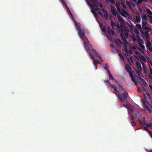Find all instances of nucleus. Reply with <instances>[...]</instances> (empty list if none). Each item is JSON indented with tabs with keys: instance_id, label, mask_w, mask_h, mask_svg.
<instances>
[{
	"instance_id": "obj_1",
	"label": "nucleus",
	"mask_w": 152,
	"mask_h": 152,
	"mask_svg": "<svg viewBox=\"0 0 152 152\" xmlns=\"http://www.w3.org/2000/svg\"><path fill=\"white\" fill-rule=\"evenodd\" d=\"M80 37L84 41V46L87 52H90V46L91 45L89 41L87 38V37H86L85 34Z\"/></svg>"
},
{
	"instance_id": "obj_2",
	"label": "nucleus",
	"mask_w": 152,
	"mask_h": 152,
	"mask_svg": "<svg viewBox=\"0 0 152 152\" xmlns=\"http://www.w3.org/2000/svg\"><path fill=\"white\" fill-rule=\"evenodd\" d=\"M142 32L141 33L142 34L148 39H150L148 33L151 31V28L148 26H145L142 27Z\"/></svg>"
},
{
	"instance_id": "obj_3",
	"label": "nucleus",
	"mask_w": 152,
	"mask_h": 152,
	"mask_svg": "<svg viewBox=\"0 0 152 152\" xmlns=\"http://www.w3.org/2000/svg\"><path fill=\"white\" fill-rule=\"evenodd\" d=\"M74 23L75 27L78 32V34L79 37L85 34V31L84 30H82L80 28V24L75 21H74Z\"/></svg>"
},
{
	"instance_id": "obj_4",
	"label": "nucleus",
	"mask_w": 152,
	"mask_h": 152,
	"mask_svg": "<svg viewBox=\"0 0 152 152\" xmlns=\"http://www.w3.org/2000/svg\"><path fill=\"white\" fill-rule=\"evenodd\" d=\"M118 96L120 101L122 102H125L126 99L128 98V95L125 93H123L122 94H118Z\"/></svg>"
},
{
	"instance_id": "obj_5",
	"label": "nucleus",
	"mask_w": 152,
	"mask_h": 152,
	"mask_svg": "<svg viewBox=\"0 0 152 152\" xmlns=\"http://www.w3.org/2000/svg\"><path fill=\"white\" fill-rule=\"evenodd\" d=\"M121 5L122 6V7H121V13L122 16H124V14H127V12L126 10V7L124 4L123 3L121 4Z\"/></svg>"
},
{
	"instance_id": "obj_6",
	"label": "nucleus",
	"mask_w": 152,
	"mask_h": 152,
	"mask_svg": "<svg viewBox=\"0 0 152 152\" xmlns=\"http://www.w3.org/2000/svg\"><path fill=\"white\" fill-rule=\"evenodd\" d=\"M91 3L92 8H94L95 6L99 5V3L98 0H91Z\"/></svg>"
},
{
	"instance_id": "obj_7",
	"label": "nucleus",
	"mask_w": 152,
	"mask_h": 152,
	"mask_svg": "<svg viewBox=\"0 0 152 152\" xmlns=\"http://www.w3.org/2000/svg\"><path fill=\"white\" fill-rule=\"evenodd\" d=\"M110 8L113 14L114 15H116L118 13L116 12V9L115 7L112 5H111Z\"/></svg>"
},
{
	"instance_id": "obj_8",
	"label": "nucleus",
	"mask_w": 152,
	"mask_h": 152,
	"mask_svg": "<svg viewBox=\"0 0 152 152\" xmlns=\"http://www.w3.org/2000/svg\"><path fill=\"white\" fill-rule=\"evenodd\" d=\"M105 82H106L111 87L113 88L115 91H117V88L115 85L114 84H111L110 83L108 80H105Z\"/></svg>"
},
{
	"instance_id": "obj_9",
	"label": "nucleus",
	"mask_w": 152,
	"mask_h": 152,
	"mask_svg": "<svg viewBox=\"0 0 152 152\" xmlns=\"http://www.w3.org/2000/svg\"><path fill=\"white\" fill-rule=\"evenodd\" d=\"M92 52L94 55L95 56L98 57L100 58H101V57L99 55V53L95 50L94 49H92L91 50Z\"/></svg>"
},
{
	"instance_id": "obj_10",
	"label": "nucleus",
	"mask_w": 152,
	"mask_h": 152,
	"mask_svg": "<svg viewBox=\"0 0 152 152\" xmlns=\"http://www.w3.org/2000/svg\"><path fill=\"white\" fill-rule=\"evenodd\" d=\"M102 11L104 14L103 15V16H104L105 19H107L108 18V15H107V11L105 10L104 9H102Z\"/></svg>"
},
{
	"instance_id": "obj_11",
	"label": "nucleus",
	"mask_w": 152,
	"mask_h": 152,
	"mask_svg": "<svg viewBox=\"0 0 152 152\" xmlns=\"http://www.w3.org/2000/svg\"><path fill=\"white\" fill-rule=\"evenodd\" d=\"M107 30L108 33L109 34H112L113 35H114L115 32L113 30L111 29L110 27L108 26L107 27Z\"/></svg>"
},
{
	"instance_id": "obj_12",
	"label": "nucleus",
	"mask_w": 152,
	"mask_h": 152,
	"mask_svg": "<svg viewBox=\"0 0 152 152\" xmlns=\"http://www.w3.org/2000/svg\"><path fill=\"white\" fill-rule=\"evenodd\" d=\"M120 33H124L126 31V29L124 26H121L118 29Z\"/></svg>"
},
{
	"instance_id": "obj_13",
	"label": "nucleus",
	"mask_w": 152,
	"mask_h": 152,
	"mask_svg": "<svg viewBox=\"0 0 152 152\" xmlns=\"http://www.w3.org/2000/svg\"><path fill=\"white\" fill-rule=\"evenodd\" d=\"M116 15L119 21L121 22V23H124V21L122 17L118 14H117Z\"/></svg>"
},
{
	"instance_id": "obj_14",
	"label": "nucleus",
	"mask_w": 152,
	"mask_h": 152,
	"mask_svg": "<svg viewBox=\"0 0 152 152\" xmlns=\"http://www.w3.org/2000/svg\"><path fill=\"white\" fill-rule=\"evenodd\" d=\"M146 39V46L147 49L150 48L151 45V44L150 42L149 41L150 39H148L146 38H145Z\"/></svg>"
},
{
	"instance_id": "obj_15",
	"label": "nucleus",
	"mask_w": 152,
	"mask_h": 152,
	"mask_svg": "<svg viewBox=\"0 0 152 152\" xmlns=\"http://www.w3.org/2000/svg\"><path fill=\"white\" fill-rule=\"evenodd\" d=\"M136 26L137 28H138V29L140 31L141 33H142L143 30L142 29V28L141 25L139 24H137L136 25Z\"/></svg>"
},
{
	"instance_id": "obj_16",
	"label": "nucleus",
	"mask_w": 152,
	"mask_h": 152,
	"mask_svg": "<svg viewBox=\"0 0 152 152\" xmlns=\"http://www.w3.org/2000/svg\"><path fill=\"white\" fill-rule=\"evenodd\" d=\"M136 64L138 69H142L141 64L139 62L137 61Z\"/></svg>"
},
{
	"instance_id": "obj_17",
	"label": "nucleus",
	"mask_w": 152,
	"mask_h": 152,
	"mask_svg": "<svg viewBox=\"0 0 152 152\" xmlns=\"http://www.w3.org/2000/svg\"><path fill=\"white\" fill-rule=\"evenodd\" d=\"M137 40L138 41L139 45L141 44H143V41L139 37L137 38Z\"/></svg>"
},
{
	"instance_id": "obj_18",
	"label": "nucleus",
	"mask_w": 152,
	"mask_h": 152,
	"mask_svg": "<svg viewBox=\"0 0 152 152\" xmlns=\"http://www.w3.org/2000/svg\"><path fill=\"white\" fill-rule=\"evenodd\" d=\"M142 17V19L145 21H147L148 20V17L145 14L143 13Z\"/></svg>"
},
{
	"instance_id": "obj_19",
	"label": "nucleus",
	"mask_w": 152,
	"mask_h": 152,
	"mask_svg": "<svg viewBox=\"0 0 152 152\" xmlns=\"http://www.w3.org/2000/svg\"><path fill=\"white\" fill-rule=\"evenodd\" d=\"M149 70L151 74H148V77L152 80V68L150 66L149 67Z\"/></svg>"
},
{
	"instance_id": "obj_20",
	"label": "nucleus",
	"mask_w": 152,
	"mask_h": 152,
	"mask_svg": "<svg viewBox=\"0 0 152 152\" xmlns=\"http://www.w3.org/2000/svg\"><path fill=\"white\" fill-rule=\"evenodd\" d=\"M125 69L127 72L129 73V75L131 78H132V77H134L133 74L132 73L130 72L129 71V69L126 67H125Z\"/></svg>"
},
{
	"instance_id": "obj_21",
	"label": "nucleus",
	"mask_w": 152,
	"mask_h": 152,
	"mask_svg": "<svg viewBox=\"0 0 152 152\" xmlns=\"http://www.w3.org/2000/svg\"><path fill=\"white\" fill-rule=\"evenodd\" d=\"M132 80L133 81L136 85H137V80L136 78L134 76L131 78Z\"/></svg>"
},
{
	"instance_id": "obj_22",
	"label": "nucleus",
	"mask_w": 152,
	"mask_h": 152,
	"mask_svg": "<svg viewBox=\"0 0 152 152\" xmlns=\"http://www.w3.org/2000/svg\"><path fill=\"white\" fill-rule=\"evenodd\" d=\"M139 58L141 60L143 61H144L146 62V59L145 58V57L143 56L142 55H141L139 56Z\"/></svg>"
},
{
	"instance_id": "obj_23",
	"label": "nucleus",
	"mask_w": 152,
	"mask_h": 152,
	"mask_svg": "<svg viewBox=\"0 0 152 152\" xmlns=\"http://www.w3.org/2000/svg\"><path fill=\"white\" fill-rule=\"evenodd\" d=\"M107 3H110V4H114L115 3V0H105Z\"/></svg>"
},
{
	"instance_id": "obj_24",
	"label": "nucleus",
	"mask_w": 152,
	"mask_h": 152,
	"mask_svg": "<svg viewBox=\"0 0 152 152\" xmlns=\"http://www.w3.org/2000/svg\"><path fill=\"white\" fill-rule=\"evenodd\" d=\"M120 36L121 37L122 39L123 40H126V38L124 35V33H120Z\"/></svg>"
},
{
	"instance_id": "obj_25",
	"label": "nucleus",
	"mask_w": 152,
	"mask_h": 152,
	"mask_svg": "<svg viewBox=\"0 0 152 152\" xmlns=\"http://www.w3.org/2000/svg\"><path fill=\"white\" fill-rule=\"evenodd\" d=\"M142 69H138L136 70V72L139 75H140V74L141 73V70Z\"/></svg>"
},
{
	"instance_id": "obj_26",
	"label": "nucleus",
	"mask_w": 152,
	"mask_h": 152,
	"mask_svg": "<svg viewBox=\"0 0 152 152\" xmlns=\"http://www.w3.org/2000/svg\"><path fill=\"white\" fill-rule=\"evenodd\" d=\"M146 11L148 14L152 16V12L149 9H147Z\"/></svg>"
},
{
	"instance_id": "obj_27",
	"label": "nucleus",
	"mask_w": 152,
	"mask_h": 152,
	"mask_svg": "<svg viewBox=\"0 0 152 152\" xmlns=\"http://www.w3.org/2000/svg\"><path fill=\"white\" fill-rule=\"evenodd\" d=\"M110 22L111 26L113 28L114 26H115L116 23H114L112 20H111Z\"/></svg>"
},
{
	"instance_id": "obj_28",
	"label": "nucleus",
	"mask_w": 152,
	"mask_h": 152,
	"mask_svg": "<svg viewBox=\"0 0 152 152\" xmlns=\"http://www.w3.org/2000/svg\"><path fill=\"white\" fill-rule=\"evenodd\" d=\"M141 81L142 82V83L143 85L145 86L146 85V83L145 81L143 79H141Z\"/></svg>"
},
{
	"instance_id": "obj_29",
	"label": "nucleus",
	"mask_w": 152,
	"mask_h": 152,
	"mask_svg": "<svg viewBox=\"0 0 152 152\" xmlns=\"http://www.w3.org/2000/svg\"><path fill=\"white\" fill-rule=\"evenodd\" d=\"M93 62L94 65L96 64H101V63H100L99 61L97 60H93Z\"/></svg>"
},
{
	"instance_id": "obj_30",
	"label": "nucleus",
	"mask_w": 152,
	"mask_h": 152,
	"mask_svg": "<svg viewBox=\"0 0 152 152\" xmlns=\"http://www.w3.org/2000/svg\"><path fill=\"white\" fill-rule=\"evenodd\" d=\"M147 24V22L145 21H143L142 23V27H144L147 26L146 25Z\"/></svg>"
},
{
	"instance_id": "obj_31",
	"label": "nucleus",
	"mask_w": 152,
	"mask_h": 152,
	"mask_svg": "<svg viewBox=\"0 0 152 152\" xmlns=\"http://www.w3.org/2000/svg\"><path fill=\"white\" fill-rule=\"evenodd\" d=\"M116 8H117V9L118 11V12H120L121 10L120 9V7L119 4L117 5Z\"/></svg>"
},
{
	"instance_id": "obj_32",
	"label": "nucleus",
	"mask_w": 152,
	"mask_h": 152,
	"mask_svg": "<svg viewBox=\"0 0 152 152\" xmlns=\"http://www.w3.org/2000/svg\"><path fill=\"white\" fill-rule=\"evenodd\" d=\"M105 67L104 68V69L106 70L109 69H108L109 68V66L108 65V64L107 63L105 64Z\"/></svg>"
},
{
	"instance_id": "obj_33",
	"label": "nucleus",
	"mask_w": 152,
	"mask_h": 152,
	"mask_svg": "<svg viewBox=\"0 0 152 152\" xmlns=\"http://www.w3.org/2000/svg\"><path fill=\"white\" fill-rule=\"evenodd\" d=\"M136 21L137 23H139L140 22V18L136 16Z\"/></svg>"
},
{
	"instance_id": "obj_34",
	"label": "nucleus",
	"mask_w": 152,
	"mask_h": 152,
	"mask_svg": "<svg viewBox=\"0 0 152 152\" xmlns=\"http://www.w3.org/2000/svg\"><path fill=\"white\" fill-rule=\"evenodd\" d=\"M148 64L149 66V67L150 66H152V61L149 60H148Z\"/></svg>"
},
{
	"instance_id": "obj_35",
	"label": "nucleus",
	"mask_w": 152,
	"mask_h": 152,
	"mask_svg": "<svg viewBox=\"0 0 152 152\" xmlns=\"http://www.w3.org/2000/svg\"><path fill=\"white\" fill-rule=\"evenodd\" d=\"M61 1V2L63 4H64V5L65 6V7L68 8V6L66 4V3L64 2V0H60Z\"/></svg>"
},
{
	"instance_id": "obj_36",
	"label": "nucleus",
	"mask_w": 152,
	"mask_h": 152,
	"mask_svg": "<svg viewBox=\"0 0 152 152\" xmlns=\"http://www.w3.org/2000/svg\"><path fill=\"white\" fill-rule=\"evenodd\" d=\"M143 44H139L140 47L142 49H144L145 48L144 46L143 45Z\"/></svg>"
},
{
	"instance_id": "obj_37",
	"label": "nucleus",
	"mask_w": 152,
	"mask_h": 152,
	"mask_svg": "<svg viewBox=\"0 0 152 152\" xmlns=\"http://www.w3.org/2000/svg\"><path fill=\"white\" fill-rule=\"evenodd\" d=\"M109 75V79L112 80H113L114 79V78L113 77L112 75L111 74H109V75Z\"/></svg>"
},
{
	"instance_id": "obj_38",
	"label": "nucleus",
	"mask_w": 152,
	"mask_h": 152,
	"mask_svg": "<svg viewBox=\"0 0 152 152\" xmlns=\"http://www.w3.org/2000/svg\"><path fill=\"white\" fill-rule=\"evenodd\" d=\"M99 5L96 6H95V7H94V8H93L96 11L99 10L100 9L99 8Z\"/></svg>"
},
{
	"instance_id": "obj_39",
	"label": "nucleus",
	"mask_w": 152,
	"mask_h": 152,
	"mask_svg": "<svg viewBox=\"0 0 152 152\" xmlns=\"http://www.w3.org/2000/svg\"><path fill=\"white\" fill-rule=\"evenodd\" d=\"M148 17L150 19V21H149L150 23H152V17L149 15H148Z\"/></svg>"
},
{
	"instance_id": "obj_40",
	"label": "nucleus",
	"mask_w": 152,
	"mask_h": 152,
	"mask_svg": "<svg viewBox=\"0 0 152 152\" xmlns=\"http://www.w3.org/2000/svg\"><path fill=\"white\" fill-rule=\"evenodd\" d=\"M131 124L132 126H135L136 124L135 122L134 121H132L131 122Z\"/></svg>"
},
{
	"instance_id": "obj_41",
	"label": "nucleus",
	"mask_w": 152,
	"mask_h": 152,
	"mask_svg": "<svg viewBox=\"0 0 152 152\" xmlns=\"http://www.w3.org/2000/svg\"><path fill=\"white\" fill-rule=\"evenodd\" d=\"M138 122L139 124L141 126H143V125H144L143 122L140 120L138 121Z\"/></svg>"
},
{
	"instance_id": "obj_42",
	"label": "nucleus",
	"mask_w": 152,
	"mask_h": 152,
	"mask_svg": "<svg viewBox=\"0 0 152 152\" xmlns=\"http://www.w3.org/2000/svg\"><path fill=\"white\" fill-rule=\"evenodd\" d=\"M138 122L139 124L141 126H143V125H144L143 122L140 120L138 121Z\"/></svg>"
},
{
	"instance_id": "obj_43",
	"label": "nucleus",
	"mask_w": 152,
	"mask_h": 152,
	"mask_svg": "<svg viewBox=\"0 0 152 152\" xmlns=\"http://www.w3.org/2000/svg\"><path fill=\"white\" fill-rule=\"evenodd\" d=\"M115 26L117 27L118 29L120 27V25L118 23L116 24V25Z\"/></svg>"
},
{
	"instance_id": "obj_44",
	"label": "nucleus",
	"mask_w": 152,
	"mask_h": 152,
	"mask_svg": "<svg viewBox=\"0 0 152 152\" xmlns=\"http://www.w3.org/2000/svg\"><path fill=\"white\" fill-rule=\"evenodd\" d=\"M119 57L121 58L122 59L124 58L123 56L121 54L119 53Z\"/></svg>"
},
{
	"instance_id": "obj_45",
	"label": "nucleus",
	"mask_w": 152,
	"mask_h": 152,
	"mask_svg": "<svg viewBox=\"0 0 152 152\" xmlns=\"http://www.w3.org/2000/svg\"><path fill=\"white\" fill-rule=\"evenodd\" d=\"M142 122L144 123V124H145V118L144 117H142Z\"/></svg>"
},
{
	"instance_id": "obj_46",
	"label": "nucleus",
	"mask_w": 152,
	"mask_h": 152,
	"mask_svg": "<svg viewBox=\"0 0 152 152\" xmlns=\"http://www.w3.org/2000/svg\"><path fill=\"white\" fill-rule=\"evenodd\" d=\"M142 0H138L137 1V3L139 4H141L142 2Z\"/></svg>"
},
{
	"instance_id": "obj_47",
	"label": "nucleus",
	"mask_w": 152,
	"mask_h": 152,
	"mask_svg": "<svg viewBox=\"0 0 152 152\" xmlns=\"http://www.w3.org/2000/svg\"><path fill=\"white\" fill-rule=\"evenodd\" d=\"M144 125H146L147 127H150L151 126V125L150 124H148V123H145V124H144Z\"/></svg>"
},
{
	"instance_id": "obj_48",
	"label": "nucleus",
	"mask_w": 152,
	"mask_h": 152,
	"mask_svg": "<svg viewBox=\"0 0 152 152\" xmlns=\"http://www.w3.org/2000/svg\"><path fill=\"white\" fill-rule=\"evenodd\" d=\"M89 56H90L91 58L92 59H93L94 57L93 56L91 53L89 54Z\"/></svg>"
},
{
	"instance_id": "obj_49",
	"label": "nucleus",
	"mask_w": 152,
	"mask_h": 152,
	"mask_svg": "<svg viewBox=\"0 0 152 152\" xmlns=\"http://www.w3.org/2000/svg\"><path fill=\"white\" fill-rule=\"evenodd\" d=\"M144 130H145V131H147L148 132V131H149L148 130V129L147 127H144Z\"/></svg>"
},
{
	"instance_id": "obj_50",
	"label": "nucleus",
	"mask_w": 152,
	"mask_h": 152,
	"mask_svg": "<svg viewBox=\"0 0 152 152\" xmlns=\"http://www.w3.org/2000/svg\"><path fill=\"white\" fill-rule=\"evenodd\" d=\"M130 118H131V119L132 121L134 120V117L133 116H131Z\"/></svg>"
},
{
	"instance_id": "obj_51",
	"label": "nucleus",
	"mask_w": 152,
	"mask_h": 152,
	"mask_svg": "<svg viewBox=\"0 0 152 152\" xmlns=\"http://www.w3.org/2000/svg\"><path fill=\"white\" fill-rule=\"evenodd\" d=\"M124 35L125 34V35L126 36H128V33H127L126 31L124 32Z\"/></svg>"
},
{
	"instance_id": "obj_52",
	"label": "nucleus",
	"mask_w": 152,
	"mask_h": 152,
	"mask_svg": "<svg viewBox=\"0 0 152 152\" xmlns=\"http://www.w3.org/2000/svg\"><path fill=\"white\" fill-rule=\"evenodd\" d=\"M98 14L99 15H101L102 16H103V14L101 12H98Z\"/></svg>"
},
{
	"instance_id": "obj_53",
	"label": "nucleus",
	"mask_w": 152,
	"mask_h": 152,
	"mask_svg": "<svg viewBox=\"0 0 152 152\" xmlns=\"http://www.w3.org/2000/svg\"><path fill=\"white\" fill-rule=\"evenodd\" d=\"M110 48L111 49H112V48H113L114 47V45H112V44H110Z\"/></svg>"
},
{
	"instance_id": "obj_54",
	"label": "nucleus",
	"mask_w": 152,
	"mask_h": 152,
	"mask_svg": "<svg viewBox=\"0 0 152 152\" xmlns=\"http://www.w3.org/2000/svg\"><path fill=\"white\" fill-rule=\"evenodd\" d=\"M148 132L149 133V134L150 135L151 137H152V134L151 133V132H150V131H148Z\"/></svg>"
},
{
	"instance_id": "obj_55",
	"label": "nucleus",
	"mask_w": 152,
	"mask_h": 152,
	"mask_svg": "<svg viewBox=\"0 0 152 152\" xmlns=\"http://www.w3.org/2000/svg\"><path fill=\"white\" fill-rule=\"evenodd\" d=\"M124 43L126 44V43H127V41L126 40H126H123Z\"/></svg>"
},
{
	"instance_id": "obj_56",
	"label": "nucleus",
	"mask_w": 152,
	"mask_h": 152,
	"mask_svg": "<svg viewBox=\"0 0 152 152\" xmlns=\"http://www.w3.org/2000/svg\"><path fill=\"white\" fill-rule=\"evenodd\" d=\"M107 72L108 75H109L110 74H111L109 69L107 70Z\"/></svg>"
},
{
	"instance_id": "obj_57",
	"label": "nucleus",
	"mask_w": 152,
	"mask_h": 152,
	"mask_svg": "<svg viewBox=\"0 0 152 152\" xmlns=\"http://www.w3.org/2000/svg\"><path fill=\"white\" fill-rule=\"evenodd\" d=\"M149 50L151 51V52H152V47H150L149 48H148Z\"/></svg>"
},
{
	"instance_id": "obj_58",
	"label": "nucleus",
	"mask_w": 152,
	"mask_h": 152,
	"mask_svg": "<svg viewBox=\"0 0 152 152\" xmlns=\"http://www.w3.org/2000/svg\"><path fill=\"white\" fill-rule=\"evenodd\" d=\"M99 6L101 8H102L103 6L102 4L100 3H99Z\"/></svg>"
},
{
	"instance_id": "obj_59",
	"label": "nucleus",
	"mask_w": 152,
	"mask_h": 152,
	"mask_svg": "<svg viewBox=\"0 0 152 152\" xmlns=\"http://www.w3.org/2000/svg\"><path fill=\"white\" fill-rule=\"evenodd\" d=\"M149 87H150V89L152 91V86L151 85H149Z\"/></svg>"
},
{
	"instance_id": "obj_60",
	"label": "nucleus",
	"mask_w": 152,
	"mask_h": 152,
	"mask_svg": "<svg viewBox=\"0 0 152 152\" xmlns=\"http://www.w3.org/2000/svg\"><path fill=\"white\" fill-rule=\"evenodd\" d=\"M93 13H94L95 16V15H97L96 13V12H95L94 11V12Z\"/></svg>"
},
{
	"instance_id": "obj_61",
	"label": "nucleus",
	"mask_w": 152,
	"mask_h": 152,
	"mask_svg": "<svg viewBox=\"0 0 152 152\" xmlns=\"http://www.w3.org/2000/svg\"><path fill=\"white\" fill-rule=\"evenodd\" d=\"M119 88L121 89V90H122V88L121 87H120Z\"/></svg>"
},
{
	"instance_id": "obj_62",
	"label": "nucleus",
	"mask_w": 152,
	"mask_h": 152,
	"mask_svg": "<svg viewBox=\"0 0 152 152\" xmlns=\"http://www.w3.org/2000/svg\"><path fill=\"white\" fill-rule=\"evenodd\" d=\"M103 29L104 30H105V27L104 26V27H103Z\"/></svg>"
},
{
	"instance_id": "obj_63",
	"label": "nucleus",
	"mask_w": 152,
	"mask_h": 152,
	"mask_svg": "<svg viewBox=\"0 0 152 152\" xmlns=\"http://www.w3.org/2000/svg\"><path fill=\"white\" fill-rule=\"evenodd\" d=\"M115 43H116V44H117V45H118V43H117V41H116V42H115Z\"/></svg>"
},
{
	"instance_id": "obj_64",
	"label": "nucleus",
	"mask_w": 152,
	"mask_h": 152,
	"mask_svg": "<svg viewBox=\"0 0 152 152\" xmlns=\"http://www.w3.org/2000/svg\"><path fill=\"white\" fill-rule=\"evenodd\" d=\"M118 42H121V41H120V40H119V39H118Z\"/></svg>"
}]
</instances>
